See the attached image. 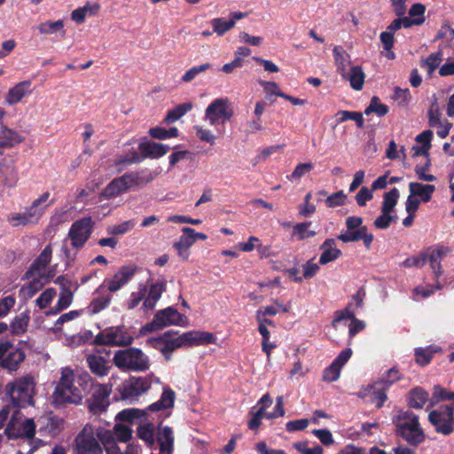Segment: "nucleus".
<instances>
[{"label":"nucleus","mask_w":454,"mask_h":454,"mask_svg":"<svg viewBox=\"0 0 454 454\" xmlns=\"http://www.w3.org/2000/svg\"><path fill=\"white\" fill-rule=\"evenodd\" d=\"M87 363L92 373L103 377L108 372V362L100 355L91 354L87 356Z\"/></svg>","instance_id":"2f4dec72"},{"label":"nucleus","mask_w":454,"mask_h":454,"mask_svg":"<svg viewBox=\"0 0 454 454\" xmlns=\"http://www.w3.org/2000/svg\"><path fill=\"white\" fill-rule=\"evenodd\" d=\"M399 196L400 193L397 188H393L389 192H386L383 196L381 212L391 214L397 204Z\"/></svg>","instance_id":"79ce46f5"},{"label":"nucleus","mask_w":454,"mask_h":454,"mask_svg":"<svg viewBox=\"0 0 454 454\" xmlns=\"http://www.w3.org/2000/svg\"><path fill=\"white\" fill-rule=\"evenodd\" d=\"M181 347H184L183 336L177 335V332H165V346L163 356L167 360L171 358V353Z\"/></svg>","instance_id":"c756f323"},{"label":"nucleus","mask_w":454,"mask_h":454,"mask_svg":"<svg viewBox=\"0 0 454 454\" xmlns=\"http://www.w3.org/2000/svg\"><path fill=\"white\" fill-rule=\"evenodd\" d=\"M193 106L191 102H185L180 104L169 110L164 118V121L167 124L173 123L185 115L189 111L192 109Z\"/></svg>","instance_id":"58836bf2"},{"label":"nucleus","mask_w":454,"mask_h":454,"mask_svg":"<svg viewBox=\"0 0 454 454\" xmlns=\"http://www.w3.org/2000/svg\"><path fill=\"white\" fill-rule=\"evenodd\" d=\"M320 249L323 251L319 257V263L322 265L333 262L341 255V251L336 247L333 239H325Z\"/></svg>","instance_id":"a878e982"},{"label":"nucleus","mask_w":454,"mask_h":454,"mask_svg":"<svg viewBox=\"0 0 454 454\" xmlns=\"http://www.w3.org/2000/svg\"><path fill=\"white\" fill-rule=\"evenodd\" d=\"M341 368L332 363L327 368L325 369L323 373V380L327 382L336 381L340 378Z\"/></svg>","instance_id":"774afa93"},{"label":"nucleus","mask_w":454,"mask_h":454,"mask_svg":"<svg viewBox=\"0 0 454 454\" xmlns=\"http://www.w3.org/2000/svg\"><path fill=\"white\" fill-rule=\"evenodd\" d=\"M1 344H8L4 356L1 358L2 367L9 371H16L20 364L25 359V352L21 348L12 346L9 341H4Z\"/></svg>","instance_id":"6ab92c4d"},{"label":"nucleus","mask_w":454,"mask_h":454,"mask_svg":"<svg viewBox=\"0 0 454 454\" xmlns=\"http://www.w3.org/2000/svg\"><path fill=\"white\" fill-rule=\"evenodd\" d=\"M82 391L74 386V370L70 367L61 368L59 380L52 394L54 404L56 406L78 405L82 403Z\"/></svg>","instance_id":"7ed1b4c3"},{"label":"nucleus","mask_w":454,"mask_h":454,"mask_svg":"<svg viewBox=\"0 0 454 454\" xmlns=\"http://www.w3.org/2000/svg\"><path fill=\"white\" fill-rule=\"evenodd\" d=\"M35 425L32 419H26L20 411H15L5 430L4 434L9 439L26 438L29 449L24 452L20 450L18 454H33L34 451L43 444V441H34Z\"/></svg>","instance_id":"f03ea898"},{"label":"nucleus","mask_w":454,"mask_h":454,"mask_svg":"<svg viewBox=\"0 0 454 454\" xmlns=\"http://www.w3.org/2000/svg\"><path fill=\"white\" fill-rule=\"evenodd\" d=\"M388 108L386 105L380 103L377 97L371 99L370 105L365 108L364 114L366 115L371 113H375L378 116H384L387 114Z\"/></svg>","instance_id":"4d7b16f0"},{"label":"nucleus","mask_w":454,"mask_h":454,"mask_svg":"<svg viewBox=\"0 0 454 454\" xmlns=\"http://www.w3.org/2000/svg\"><path fill=\"white\" fill-rule=\"evenodd\" d=\"M311 225L310 222L297 223L294 227V236H296L299 240H302L308 238L314 237L316 235V231L309 230V227Z\"/></svg>","instance_id":"bf43d9fd"},{"label":"nucleus","mask_w":454,"mask_h":454,"mask_svg":"<svg viewBox=\"0 0 454 454\" xmlns=\"http://www.w3.org/2000/svg\"><path fill=\"white\" fill-rule=\"evenodd\" d=\"M111 392V387L106 384L96 385L91 396L88 399L90 411L94 415L104 413L110 404L109 396Z\"/></svg>","instance_id":"2eb2a0df"},{"label":"nucleus","mask_w":454,"mask_h":454,"mask_svg":"<svg viewBox=\"0 0 454 454\" xmlns=\"http://www.w3.org/2000/svg\"><path fill=\"white\" fill-rule=\"evenodd\" d=\"M194 244L192 237L190 234L183 233L173 245L176 250L177 254L184 261H187L190 256V247Z\"/></svg>","instance_id":"f704fd0d"},{"label":"nucleus","mask_w":454,"mask_h":454,"mask_svg":"<svg viewBox=\"0 0 454 454\" xmlns=\"http://www.w3.org/2000/svg\"><path fill=\"white\" fill-rule=\"evenodd\" d=\"M234 116L232 103L227 97L213 99L205 109L204 120L210 126L223 125Z\"/></svg>","instance_id":"9d476101"},{"label":"nucleus","mask_w":454,"mask_h":454,"mask_svg":"<svg viewBox=\"0 0 454 454\" xmlns=\"http://www.w3.org/2000/svg\"><path fill=\"white\" fill-rule=\"evenodd\" d=\"M428 419L436 432L450 434L454 430V405L440 406L429 413Z\"/></svg>","instance_id":"f8f14e48"},{"label":"nucleus","mask_w":454,"mask_h":454,"mask_svg":"<svg viewBox=\"0 0 454 454\" xmlns=\"http://www.w3.org/2000/svg\"><path fill=\"white\" fill-rule=\"evenodd\" d=\"M0 178L5 186L12 187L18 181V172L15 161L11 156L0 160Z\"/></svg>","instance_id":"aec40b11"},{"label":"nucleus","mask_w":454,"mask_h":454,"mask_svg":"<svg viewBox=\"0 0 454 454\" xmlns=\"http://www.w3.org/2000/svg\"><path fill=\"white\" fill-rule=\"evenodd\" d=\"M341 77L349 82V84L352 89L356 90H360L363 89L364 83L365 74L359 66H353L350 68L343 73Z\"/></svg>","instance_id":"cd10ccee"},{"label":"nucleus","mask_w":454,"mask_h":454,"mask_svg":"<svg viewBox=\"0 0 454 454\" xmlns=\"http://www.w3.org/2000/svg\"><path fill=\"white\" fill-rule=\"evenodd\" d=\"M133 341L132 333L124 325L106 327L94 339L96 344L109 347H129Z\"/></svg>","instance_id":"1a4fd4ad"},{"label":"nucleus","mask_w":454,"mask_h":454,"mask_svg":"<svg viewBox=\"0 0 454 454\" xmlns=\"http://www.w3.org/2000/svg\"><path fill=\"white\" fill-rule=\"evenodd\" d=\"M50 196V192H43L24 212L10 215L8 216L9 223L14 227L37 223L45 213L46 208L52 203V201L47 203Z\"/></svg>","instance_id":"423d86ee"},{"label":"nucleus","mask_w":454,"mask_h":454,"mask_svg":"<svg viewBox=\"0 0 454 454\" xmlns=\"http://www.w3.org/2000/svg\"><path fill=\"white\" fill-rule=\"evenodd\" d=\"M401 379V373L395 368H391L386 372L377 381L376 385H382L384 389H387L391 385Z\"/></svg>","instance_id":"49530a36"},{"label":"nucleus","mask_w":454,"mask_h":454,"mask_svg":"<svg viewBox=\"0 0 454 454\" xmlns=\"http://www.w3.org/2000/svg\"><path fill=\"white\" fill-rule=\"evenodd\" d=\"M96 430L98 440L104 445V448L115 442L114 430L110 431L101 427L96 428Z\"/></svg>","instance_id":"338daca9"},{"label":"nucleus","mask_w":454,"mask_h":454,"mask_svg":"<svg viewBox=\"0 0 454 454\" xmlns=\"http://www.w3.org/2000/svg\"><path fill=\"white\" fill-rule=\"evenodd\" d=\"M356 313L352 309V304L349 303L346 308L340 310H337L334 315V318L332 322L333 327L337 329L342 321L350 319L348 335L353 338L356 333L363 331L365 327L364 321L355 317Z\"/></svg>","instance_id":"f3484780"},{"label":"nucleus","mask_w":454,"mask_h":454,"mask_svg":"<svg viewBox=\"0 0 454 454\" xmlns=\"http://www.w3.org/2000/svg\"><path fill=\"white\" fill-rule=\"evenodd\" d=\"M35 382L30 376H23L5 386L6 395L13 406L27 407L33 404Z\"/></svg>","instance_id":"0eeeda50"},{"label":"nucleus","mask_w":454,"mask_h":454,"mask_svg":"<svg viewBox=\"0 0 454 454\" xmlns=\"http://www.w3.org/2000/svg\"><path fill=\"white\" fill-rule=\"evenodd\" d=\"M103 291L98 293V295L90 301L88 309L90 314H98L106 309L112 300V295L109 294H102Z\"/></svg>","instance_id":"4c0bfd02"},{"label":"nucleus","mask_w":454,"mask_h":454,"mask_svg":"<svg viewBox=\"0 0 454 454\" xmlns=\"http://www.w3.org/2000/svg\"><path fill=\"white\" fill-rule=\"evenodd\" d=\"M166 291V282L161 281L152 284L147 290L145 299L142 304L144 311L153 310L162 294Z\"/></svg>","instance_id":"b1692460"},{"label":"nucleus","mask_w":454,"mask_h":454,"mask_svg":"<svg viewBox=\"0 0 454 454\" xmlns=\"http://www.w3.org/2000/svg\"><path fill=\"white\" fill-rule=\"evenodd\" d=\"M193 129L195 131L196 137L202 142L208 143L210 145L215 144L216 137L215 134L208 129H205L201 126L195 125L193 126Z\"/></svg>","instance_id":"e2e57ef3"},{"label":"nucleus","mask_w":454,"mask_h":454,"mask_svg":"<svg viewBox=\"0 0 454 454\" xmlns=\"http://www.w3.org/2000/svg\"><path fill=\"white\" fill-rule=\"evenodd\" d=\"M33 279L29 281L27 284L24 285L20 289V295L24 300L31 299L37 292H39L44 283L42 281L43 277L34 276Z\"/></svg>","instance_id":"c9c22d12"},{"label":"nucleus","mask_w":454,"mask_h":454,"mask_svg":"<svg viewBox=\"0 0 454 454\" xmlns=\"http://www.w3.org/2000/svg\"><path fill=\"white\" fill-rule=\"evenodd\" d=\"M38 31L42 35H52L59 32L64 37L66 32L64 30V22L61 20L51 21L47 20L38 25Z\"/></svg>","instance_id":"ea45409f"},{"label":"nucleus","mask_w":454,"mask_h":454,"mask_svg":"<svg viewBox=\"0 0 454 454\" xmlns=\"http://www.w3.org/2000/svg\"><path fill=\"white\" fill-rule=\"evenodd\" d=\"M442 61V51L431 53L427 59L420 60V67L426 68L428 76H432L434 70L440 66Z\"/></svg>","instance_id":"37998d69"},{"label":"nucleus","mask_w":454,"mask_h":454,"mask_svg":"<svg viewBox=\"0 0 454 454\" xmlns=\"http://www.w3.org/2000/svg\"><path fill=\"white\" fill-rule=\"evenodd\" d=\"M24 141V137L18 131L8 128L5 125H0V154L2 149L12 148Z\"/></svg>","instance_id":"5701e85b"},{"label":"nucleus","mask_w":454,"mask_h":454,"mask_svg":"<svg viewBox=\"0 0 454 454\" xmlns=\"http://www.w3.org/2000/svg\"><path fill=\"white\" fill-rule=\"evenodd\" d=\"M153 382L159 384V378L154 376L130 377L119 387L120 396L122 400L134 402L151 387Z\"/></svg>","instance_id":"9b49d317"},{"label":"nucleus","mask_w":454,"mask_h":454,"mask_svg":"<svg viewBox=\"0 0 454 454\" xmlns=\"http://www.w3.org/2000/svg\"><path fill=\"white\" fill-rule=\"evenodd\" d=\"M447 254L448 248L443 247L436 249H428L426 252H423V254L427 256V262H429L431 270L434 274L436 282L442 273L441 261L447 255Z\"/></svg>","instance_id":"393cba45"},{"label":"nucleus","mask_w":454,"mask_h":454,"mask_svg":"<svg viewBox=\"0 0 454 454\" xmlns=\"http://www.w3.org/2000/svg\"><path fill=\"white\" fill-rule=\"evenodd\" d=\"M113 362L117 368L125 372H145L150 367L148 356L137 348L115 351Z\"/></svg>","instance_id":"39448f33"},{"label":"nucleus","mask_w":454,"mask_h":454,"mask_svg":"<svg viewBox=\"0 0 454 454\" xmlns=\"http://www.w3.org/2000/svg\"><path fill=\"white\" fill-rule=\"evenodd\" d=\"M29 317L26 314L17 316L11 323V330L14 334L23 333L27 330Z\"/></svg>","instance_id":"6e6d98bb"},{"label":"nucleus","mask_w":454,"mask_h":454,"mask_svg":"<svg viewBox=\"0 0 454 454\" xmlns=\"http://www.w3.org/2000/svg\"><path fill=\"white\" fill-rule=\"evenodd\" d=\"M56 294L57 293L54 288H47L35 300V303L41 309H45L52 301Z\"/></svg>","instance_id":"680f3d73"},{"label":"nucleus","mask_w":454,"mask_h":454,"mask_svg":"<svg viewBox=\"0 0 454 454\" xmlns=\"http://www.w3.org/2000/svg\"><path fill=\"white\" fill-rule=\"evenodd\" d=\"M439 350L438 347L429 346L427 348H418L415 349V359L417 364L426 365L429 364L433 354Z\"/></svg>","instance_id":"a18cd8bd"},{"label":"nucleus","mask_w":454,"mask_h":454,"mask_svg":"<svg viewBox=\"0 0 454 454\" xmlns=\"http://www.w3.org/2000/svg\"><path fill=\"white\" fill-rule=\"evenodd\" d=\"M313 168V164L307 162V163H299L292 174L290 176H287V179L290 181L297 180L305 176L307 173H309Z\"/></svg>","instance_id":"69168bd1"},{"label":"nucleus","mask_w":454,"mask_h":454,"mask_svg":"<svg viewBox=\"0 0 454 454\" xmlns=\"http://www.w3.org/2000/svg\"><path fill=\"white\" fill-rule=\"evenodd\" d=\"M52 252V246L51 244L47 245L25 273L26 278L28 279L34 276L43 277V271L50 264Z\"/></svg>","instance_id":"a211bd4d"},{"label":"nucleus","mask_w":454,"mask_h":454,"mask_svg":"<svg viewBox=\"0 0 454 454\" xmlns=\"http://www.w3.org/2000/svg\"><path fill=\"white\" fill-rule=\"evenodd\" d=\"M397 434L411 445L417 446L425 439L419 417L411 411H399L393 419Z\"/></svg>","instance_id":"20e7f679"},{"label":"nucleus","mask_w":454,"mask_h":454,"mask_svg":"<svg viewBox=\"0 0 454 454\" xmlns=\"http://www.w3.org/2000/svg\"><path fill=\"white\" fill-rule=\"evenodd\" d=\"M184 346H203L214 344L216 337L208 332L204 331H190L182 334Z\"/></svg>","instance_id":"4be33fe9"},{"label":"nucleus","mask_w":454,"mask_h":454,"mask_svg":"<svg viewBox=\"0 0 454 454\" xmlns=\"http://www.w3.org/2000/svg\"><path fill=\"white\" fill-rule=\"evenodd\" d=\"M441 400H454V392H448L440 386H434L431 398V405H434Z\"/></svg>","instance_id":"0e129e2a"},{"label":"nucleus","mask_w":454,"mask_h":454,"mask_svg":"<svg viewBox=\"0 0 454 454\" xmlns=\"http://www.w3.org/2000/svg\"><path fill=\"white\" fill-rule=\"evenodd\" d=\"M115 442H128L132 437V429L128 425L117 423L114 427Z\"/></svg>","instance_id":"3c124183"},{"label":"nucleus","mask_w":454,"mask_h":454,"mask_svg":"<svg viewBox=\"0 0 454 454\" xmlns=\"http://www.w3.org/2000/svg\"><path fill=\"white\" fill-rule=\"evenodd\" d=\"M187 318L174 307H168L156 312L153 320L140 329V334L145 335L170 325L184 326Z\"/></svg>","instance_id":"6e6552de"},{"label":"nucleus","mask_w":454,"mask_h":454,"mask_svg":"<svg viewBox=\"0 0 454 454\" xmlns=\"http://www.w3.org/2000/svg\"><path fill=\"white\" fill-rule=\"evenodd\" d=\"M155 178V174L148 169L127 172L114 178L101 192L100 195L106 200L114 199L130 189L144 186Z\"/></svg>","instance_id":"f257e3e1"},{"label":"nucleus","mask_w":454,"mask_h":454,"mask_svg":"<svg viewBox=\"0 0 454 454\" xmlns=\"http://www.w3.org/2000/svg\"><path fill=\"white\" fill-rule=\"evenodd\" d=\"M32 83L29 80L22 81L9 89L5 102L8 106H13L20 103L24 98L32 93Z\"/></svg>","instance_id":"412c9836"},{"label":"nucleus","mask_w":454,"mask_h":454,"mask_svg":"<svg viewBox=\"0 0 454 454\" xmlns=\"http://www.w3.org/2000/svg\"><path fill=\"white\" fill-rule=\"evenodd\" d=\"M92 223L90 217H84L72 224L68 231V238L74 247L79 248L85 244L91 234Z\"/></svg>","instance_id":"dca6fc26"},{"label":"nucleus","mask_w":454,"mask_h":454,"mask_svg":"<svg viewBox=\"0 0 454 454\" xmlns=\"http://www.w3.org/2000/svg\"><path fill=\"white\" fill-rule=\"evenodd\" d=\"M79 454H102L103 450L97 437V430L91 425H86L76 437Z\"/></svg>","instance_id":"ddd939ff"},{"label":"nucleus","mask_w":454,"mask_h":454,"mask_svg":"<svg viewBox=\"0 0 454 454\" xmlns=\"http://www.w3.org/2000/svg\"><path fill=\"white\" fill-rule=\"evenodd\" d=\"M211 25L215 33L223 35L235 26V22L233 20L215 18L211 20Z\"/></svg>","instance_id":"de8ad7c7"},{"label":"nucleus","mask_w":454,"mask_h":454,"mask_svg":"<svg viewBox=\"0 0 454 454\" xmlns=\"http://www.w3.org/2000/svg\"><path fill=\"white\" fill-rule=\"evenodd\" d=\"M139 149L145 154V157L158 159L165 155L170 147L160 143L143 142L140 143Z\"/></svg>","instance_id":"bb28decb"},{"label":"nucleus","mask_w":454,"mask_h":454,"mask_svg":"<svg viewBox=\"0 0 454 454\" xmlns=\"http://www.w3.org/2000/svg\"><path fill=\"white\" fill-rule=\"evenodd\" d=\"M435 190L433 184H423L421 183L411 182L409 184V191L411 195L420 198L422 202H428Z\"/></svg>","instance_id":"7c9ffc66"},{"label":"nucleus","mask_w":454,"mask_h":454,"mask_svg":"<svg viewBox=\"0 0 454 454\" xmlns=\"http://www.w3.org/2000/svg\"><path fill=\"white\" fill-rule=\"evenodd\" d=\"M150 135L156 139L164 140L178 136V129L175 127L166 129L160 127L152 128L149 130Z\"/></svg>","instance_id":"603ef678"},{"label":"nucleus","mask_w":454,"mask_h":454,"mask_svg":"<svg viewBox=\"0 0 454 454\" xmlns=\"http://www.w3.org/2000/svg\"><path fill=\"white\" fill-rule=\"evenodd\" d=\"M336 117L338 118V122H344L348 120L354 121L358 128H362L364 126V117L360 112H350L341 110L336 114Z\"/></svg>","instance_id":"8fccbe9b"},{"label":"nucleus","mask_w":454,"mask_h":454,"mask_svg":"<svg viewBox=\"0 0 454 454\" xmlns=\"http://www.w3.org/2000/svg\"><path fill=\"white\" fill-rule=\"evenodd\" d=\"M145 415V411L139 409H125L116 415V419L133 423L135 419Z\"/></svg>","instance_id":"5fc2aeb1"},{"label":"nucleus","mask_w":454,"mask_h":454,"mask_svg":"<svg viewBox=\"0 0 454 454\" xmlns=\"http://www.w3.org/2000/svg\"><path fill=\"white\" fill-rule=\"evenodd\" d=\"M364 231H367V228L365 226L360 227L357 230H348L343 233H340L338 236V239L342 242H354L358 241L362 239V234Z\"/></svg>","instance_id":"052dcab7"},{"label":"nucleus","mask_w":454,"mask_h":454,"mask_svg":"<svg viewBox=\"0 0 454 454\" xmlns=\"http://www.w3.org/2000/svg\"><path fill=\"white\" fill-rule=\"evenodd\" d=\"M210 67V63H204L200 66L192 67L183 74L181 80L184 82H190L194 80L200 74L206 72Z\"/></svg>","instance_id":"13d9d810"},{"label":"nucleus","mask_w":454,"mask_h":454,"mask_svg":"<svg viewBox=\"0 0 454 454\" xmlns=\"http://www.w3.org/2000/svg\"><path fill=\"white\" fill-rule=\"evenodd\" d=\"M147 294V287L145 284H139L137 290L130 294L127 301L128 309H134L142 301H145Z\"/></svg>","instance_id":"c03bdc74"},{"label":"nucleus","mask_w":454,"mask_h":454,"mask_svg":"<svg viewBox=\"0 0 454 454\" xmlns=\"http://www.w3.org/2000/svg\"><path fill=\"white\" fill-rule=\"evenodd\" d=\"M428 393L421 387L413 388L409 395V405L414 409H422L428 401Z\"/></svg>","instance_id":"e433bc0d"},{"label":"nucleus","mask_w":454,"mask_h":454,"mask_svg":"<svg viewBox=\"0 0 454 454\" xmlns=\"http://www.w3.org/2000/svg\"><path fill=\"white\" fill-rule=\"evenodd\" d=\"M137 267L134 265H124L114 275L112 278L105 279L96 293H100L106 289L110 293H115L127 285L134 277Z\"/></svg>","instance_id":"4468645a"},{"label":"nucleus","mask_w":454,"mask_h":454,"mask_svg":"<svg viewBox=\"0 0 454 454\" xmlns=\"http://www.w3.org/2000/svg\"><path fill=\"white\" fill-rule=\"evenodd\" d=\"M334 62L336 65L337 72L342 75L343 73L348 70L351 60L348 52L340 46H335L333 50Z\"/></svg>","instance_id":"72a5a7b5"},{"label":"nucleus","mask_w":454,"mask_h":454,"mask_svg":"<svg viewBox=\"0 0 454 454\" xmlns=\"http://www.w3.org/2000/svg\"><path fill=\"white\" fill-rule=\"evenodd\" d=\"M175 397V392L172 389L164 387L160 400L149 405L148 410L150 411H159L170 408L174 404Z\"/></svg>","instance_id":"473e14b6"},{"label":"nucleus","mask_w":454,"mask_h":454,"mask_svg":"<svg viewBox=\"0 0 454 454\" xmlns=\"http://www.w3.org/2000/svg\"><path fill=\"white\" fill-rule=\"evenodd\" d=\"M137 435L138 437L145 441V442L152 447L155 443L154 440V428L152 424H145L141 425L137 427Z\"/></svg>","instance_id":"09e8293b"},{"label":"nucleus","mask_w":454,"mask_h":454,"mask_svg":"<svg viewBox=\"0 0 454 454\" xmlns=\"http://www.w3.org/2000/svg\"><path fill=\"white\" fill-rule=\"evenodd\" d=\"M136 225L134 220L124 221L118 224L110 225L106 231L110 235H123L131 231Z\"/></svg>","instance_id":"864d4df0"},{"label":"nucleus","mask_w":454,"mask_h":454,"mask_svg":"<svg viewBox=\"0 0 454 454\" xmlns=\"http://www.w3.org/2000/svg\"><path fill=\"white\" fill-rule=\"evenodd\" d=\"M160 454H172L174 448V435L171 427H164L157 437Z\"/></svg>","instance_id":"c85d7f7f"},{"label":"nucleus","mask_w":454,"mask_h":454,"mask_svg":"<svg viewBox=\"0 0 454 454\" xmlns=\"http://www.w3.org/2000/svg\"><path fill=\"white\" fill-rule=\"evenodd\" d=\"M73 301V293L67 288H63L59 298L56 303V305L48 312V314L56 315L62 310L68 308Z\"/></svg>","instance_id":"a19ab883"}]
</instances>
